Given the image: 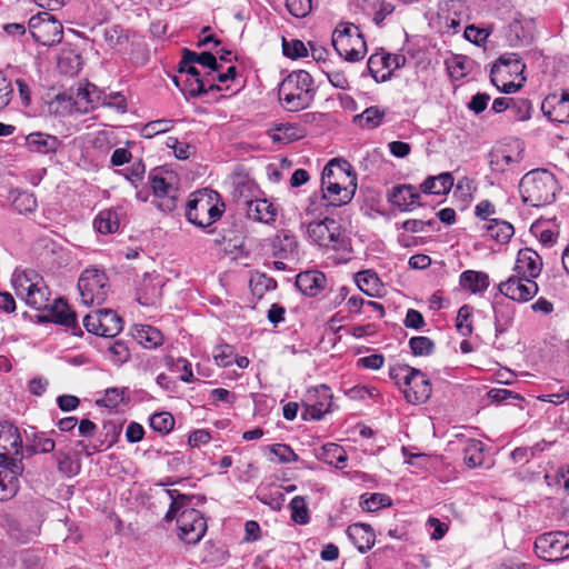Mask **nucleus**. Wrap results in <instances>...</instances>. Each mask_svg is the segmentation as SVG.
Returning a JSON list of instances; mask_svg holds the SVG:
<instances>
[{
	"instance_id": "61",
	"label": "nucleus",
	"mask_w": 569,
	"mask_h": 569,
	"mask_svg": "<svg viewBox=\"0 0 569 569\" xmlns=\"http://www.w3.org/2000/svg\"><path fill=\"white\" fill-rule=\"evenodd\" d=\"M54 441L43 433L34 435L31 443L33 452L49 453L54 450Z\"/></svg>"
},
{
	"instance_id": "57",
	"label": "nucleus",
	"mask_w": 569,
	"mask_h": 569,
	"mask_svg": "<svg viewBox=\"0 0 569 569\" xmlns=\"http://www.w3.org/2000/svg\"><path fill=\"white\" fill-rule=\"evenodd\" d=\"M172 128V121L167 119H160L148 122L141 130V134L144 138H152L159 133L167 132Z\"/></svg>"
},
{
	"instance_id": "58",
	"label": "nucleus",
	"mask_w": 569,
	"mask_h": 569,
	"mask_svg": "<svg viewBox=\"0 0 569 569\" xmlns=\"http://www.w3.org/2000/svg\"><path fill=\"white\" fill-rule=\"evenodd\" d=\"M288 11L296 18H305L311 11V0H286Z\"/></svg>"
},
{
	"instance_id": "15",
	"label": "nucleus",
	"mask_w": 569,
	"mask_h": 569,
	"mask_svg": "<svg viewBox=\"0 0 569 569\" xmlns=\"http://www.w3.org/2000/svg\"><path fill=\"white\" fill-rule=\"evenodd\" d=\"M407 59L402 54H390L385 51L370 56L367 67L376 81H386L391 72L405 66Z\"/></svg>"
},
{
	"instance_id": "5",
	"label": "nucleus",
	"mask_w": 569,
	"mask_h": 569,
	"mask_svg": "<svg viewBox=\"0 0 569 569\" xmlns=\"http://www.w3.org/2000/svg\"><path fill=\"white\" fill-rule=\"evenodd\" d=\"M224 210V203L219 200V193L202 189L193 193V198L187 204L186 217L197 227L206 228L220 219Z\"/></svg>"
},
{
	"instance_id": "7",
	"label": "nucleus",
	"mask_w": 569,
	"mask_h": 569,
	"mask_svg": "<svg viewBox=\"0 0 569 569\" xmlns=\"http://www.w3.org/2000/svg\"><path fill=\"white\" fill-rule=\"evenodd\" d=\"M307 233L309 239L319 247L338 252H350V241L335 219L325 218L310 222Z\"/></svg>"
},
{
	"instance_id": "63",
	"label": "nucleus",
	"mask_w": 569,
	"mask_h": 569,
	"mask_svg": "<svg viewBox=\"0 0 569 569\" xmlns=\"http://www.w3.org/2000/svg\"><path fill=\"white\" fill-rule=\"evenodd\" d=\"M390 499L381 493H372L369 498L363 499V509L368 511L378 510L381 507L389 506Z\"/></svg>"
},
{
	"instance_id": "14",
	"label": "nucleus",
	"mask_w": 569,
	"mask_h": 569,
	"mask_svg": "<svg viewBox=\"0 0 569 569\" xmlns=\"http://www.w3.org/2000/svg\"><path fill=\"white\" fill-rule=\"evenodd\" d=\"M499 291L513 301L527 302L538 293L539 287L535 280L513 273L499 283Z\"/></svg>"
},
{
	"instance_id": "46",
	"label": "nucleus",
	"mask_w": 569,
	"mask_h": 569,
	"mask_svg": "<svg viewBox=\"0 0 569 569\" xmlns=\"http://www.w3.org/2000/svg\"><path fill=\"white\" fill-rule=\"evenodd\" d=\"M150 427L160 433L167 435L174 427V418L169 412H157L150 417Z\"/></svg>"
},
{
	"instance_id": "50",
	"label": "nucleus",
	"mask_w": 569,
	"mask_h": 569,
	"mask_svg": "<svg viewBox=\"0 0 569 569\" xmlns=\"http://www.w3.org/2000/svg\"><path fill=\"white\" fill-rule=\"evenodd\" d=\"M36 282L26 272H16L12 277V287L18 298L24 300Z\"/></svg>"
},
{
	"instance_id": "27",
	"label": "nucleus",
	"mask_w": 569,
	"mask_h": 569,
	"mask_svg": "<svg viewBox=\"0 0 569 569\" xmlns=\"http://www.w3.org/2000/svg\"><path fill=\"white\" fill-rule=\"evenodd\" d=\"M272 254L279 259L295 258L298 251V241L296 237L288 232L281 231L276 234L271 241Z\"/></svg>"
},
{
	"instance_id": "53",
	"label": "nucleus",
	"mask_w": 569,
	"mask_h": 569,
	"mask_svg": "<svg viewBox=\"0 0 569 569\" xmlns=\"http://www.w3.org/2000/svg\"><path fill=\"white\" fill-rule=\"evenodd\" d=\"M234 357V348L228 343H220L213 349L214 362L220 367L231 366Z\"/></svg>"
},
{
	"instance_id": "10",
	"label": "nucleus",
	"mask_w": 569,
	"mask_h": 569,
	"mask_svg": "<svg viewBox=\"0 0 569 569\" xmlns=\"http://www.w3.org/2000/svg\"><path fill=\"white\" fill-rule=\"evenodd\" d=\"M28 28L33 39L42 46H56L63 38V27L49 12H40L29 19Z\"/></svg>"
},
{
	"instance_id": "3",
	"label": "nucleus",
	"mask_w": 569,
	"mask_h": 569,
	"mask_svg": "<svg viewBox=\"0 0 569 569\" xmlns=\"http://www.w3.org/2000/svg\"><path fill=\"white\" fill-rule=\"evenodd\" d=\"M278 96L282 107L290 112L308 108L315 98L312 77L305 70L292 71L280 83Z\"/></svg>"
},
{
	"instance_id": "38",
	"label": "nucleus",
	"mask_w": 569,
	"mask_h": 569,
	"mask_svg": "<svg viewBox=\"0 0 569 569\" xmlns=\"http://www.w3.org/2000/svg\"><path fill=\"white\" fill-rule=\"evenodd\" d=\"M446 66L450 77L455 80H459L470 73L473 61L467 56L453 54L446 60Z\"/></svg>"
},
{
	"instance_id": "19",
	"label": "nucleus",
	"mask_w": 569,
	"mask_h": 569,
	"mask_svg": "<svg viewBox=\"0 0 569 569\" xmlns=\"http://www.w3.org/2000/svg\"><path fill=\"white\" fill-rule=\"evenodd\" d=\"M535 21L526 17H516L508 26L506 38L511 47H525L532 42Z\"/></svg>"
},
{
	"instance_id": "28",
	"label": "nucleus",
	"mask_w": 569,
	"mask_h": 569,
	"mask_svg": "<svg viewBox=\"0 0 569 569\" xmlns=\"http://www.w3.org/2000/svg\"><path fill=\"white\" fill-rule=\"evenodd\" d=\"M123 216L121 207L106 209L99 212L93 221V226L98 232L110 234L118 231L120 221Z\"/></svg>"
},
{
	"instance_id": "62",
	"label": "nucleus",
	"mask_w": 569,
	"mask_h": 569,
	"mask_svg": "<svg viewBox=\"0 0 569 569\" xmlns=\"http://www.w3.org/2000/svg\"><path fill=\"white\" fill-rule=\"evenodd\" d=\"M403 325L406 328L420 330L426 326V321L420 311L416 309H409L406 313Z\"/></svg>"
},
{
	"instance_id": "54",
	"label": "nucleus",
	"mask_w": 569,
	"mask_h": 569,
	"mask_svg": "<svg viewBox=\"0 0 569 569\" xmlns=\"http://www.w3.org/2000/svg\"><path fill=\"white\" fill-rule=\"evenodd\" d=\"M82 66V59L79 54L68 53L59 59V68L67 74H77Z\"/></svg>"
},
{
	"instance_id": "43",
	"label": "nucleus",
	"mask_w": 569,
	"mask_h": 569,
	"mask_svg": "<svg viewBox=\"0 0 569 569\" xmlns=\"http://www.w3.org/2000/svg\"><path fill=\"white\" fill-rule=\"evenodd\" d=\"M107 356L116 366H121L129 361L131 353L127 343L122 340L110 342L107 349Z\"/></svg>"
},
{
	"instance_id": "36",
	"label": "nucleus",
	"mask_w": 569,
	"mask_h": 569,
	"mask_svg": "<svg viewBox=\"0 0 569 569\" xmlns=\"http://www.w3.org/2000/svg\"><path fill=\"white\" fill-rule=\"evenodd\" d=\"M483 449L485 446L482 441L478 439H467L462 448L465 465L469 468L480 467L485 459Z\"/></svg>"
},
{
	"instance_id": "51",
	"label": "nucleus",
	"mask_w": 569,
	"mask_h": 569,
	"mask_svg": "<svg viewBox=\"0 0 569 569\" xmlns=\"http://www.w3.org/2000/svg\"><path fill=\"white\" fill-rule=\"evenodd\" d=\"M282 52L286 57L291 59L308 56V49L306 44L299 39L287 40L286 38H282Z\"/></svg>"
},
{
	"instance_id": "11",
	"label": "nucleus",
	"mask_w": 569,
	"mask_h": 569,
	"mask_svg": "<svg viewBox=\"0 0 569 569\" xmlns=\"http://www.w3.org/2000/svg\"><path fill=\"white\" fill-rule=\"evenodd\" d=\"M535 551L547 561L569 558V533L562 531L546 532L536 538Z\"/></svg>"
},
{
	"instance_id": "16",
	"label": "nucleus",
	"mask_w": 569,
	"mask_h": 569,
	"mask_svg": "<svg viewBox=\"0 0 569 569\" xmlns=\"http://www.w3.org/2000/svg\"><path fill=\"white\" fill-rule=\"evenodd\" d=\"M22 471L21 461L0 462V501L9 500L17 495Z\"/></svg>"
},
{
	"instance_id": "32",
	"label": "nucleus",
	"mask_w": 569,
	"mask_h": 569,
	"mask_svg": "<svg viewBox=\"0 0 569 569\" xmlns=\"http://www.w3.org/2000/svg\"><path fill=\"white\" fill-rule=\"evenodd\" d=\"M453 186V177L449 172H443L435 177L427 178L420 186L425 193L446 194Z\"/></svg>"
},
{
	"instance_id": "26",
	"label": "nucleus",
	"mask_w": 569,
	"mask_h": 569,
	"mask_svg": "<svg viewBox=\"0 0 569 569\" xmlns=\"http://www.w3.org/2000/svg\"><path fill=\"white\" fill-rule=\"evenodd\" d=\"M326 283V276L317 270L300 272L296 278V287L306 296L316 297Z\"/></svg>"
},
{
	"instance_id": "18",
	"label": "nucleus",
	"mask_w": 569,
	"mask_h": 569,
	"mask_svg": "<svg viewBox=\"0 0 569 569\" xmlns=\"http://www.w3.org/2000/svg\"><path fill=\"white\" fill-rule=\"evenodd\" d=\"M402 392L409 403H423L430 398L432 392L430 380L426 373L416 369L410 377V383L405 385Z\"/></svg>"
},
{
	"instance_id": "44",
	"label": "nucleus",
	"mask_w": 569,
	"mask_h": 569,
	"mask_svg": "<svg viewBox=\"0 0 569 569\" xmlns=\"http://www.w3.org/2000/svg\"><path fill=\"white\" fill-rule=\"evenodd\" d=\"M189 62L201 64L202 67H207L212 71H218L219 66L216 57L210 52H201L197 53L184 49L183 53V64H188Z\"/></svg>"
},
{
	"instance_id": "60",
	"label": "nucleus",
	"mask_w": 569,
	"mask_h": 569,
	"mask_svg": "<svg viewBox=\"0 0 569 569\" xmlns=\"http://www.w3.org/2000/svg\"><path fill=\"white\" fill-rule=\"evenodd\" d=\"M56 459L58 463V469L62 473L67 476H73L78 471V466H76L69 456V453H66L63 451H58L56 453Z\"/></svg>"
},
{
	"instance_id": "64",
	"label": "nucleus",
	"mask_w": 569,
	"mask_h": 569,
	"mask_svg": "<svg viewBox=\"0 0 569 569\" xmlns=\"http://www.w3.org/2000/svg\"><path fill=\"white\" fill-rule=\"evenodd\" d=\"M488 36L489 34H488V32L486 30L479 29V28H477V27H475L472 24L471 26H467L465 28V32H463V37L468 41H470V42H472L475 44H478V46L483 43L487 40Z\"/></svg>"
},
{
	"instance_id": "41",
	"label": "nucleus",
	"mask_w": 569,
	"mask_h": 569,
	"mask_svg": "<svg viewBox=\"0 0 569 569\" xmlns=\"http://www.w3.org/2000/svg\"><path fill=\"white\" fill-rule=\"evenodd\" d=\"M28 306L36 310H46L49 308L48 288L40 282H36L28 296L23 300Z\"/></svg>"
},
{
	"instance_id": "8",
	"label": "nucleus",
	"mask_w": 569,
	"mask_h": 569,
	"mask_svg": "<svg viewBox=\"0 0 569 569\" xmlns=\"http://www.w3.org/2000/svg\"><path fill=\"white\" fill-rule=\"evenodd\" d=\"M78 289L86 306L102 305L110 291L109 279L103 271L88 268L79 277Z\"/></svg>"
},
{
	"instance_id": "34",
	"label": "nucleus",
	"mask_w": 569,
	"mask_h": 569,
	"mask_svg": "<svg viewBox=\"0 0 569 569\" xmlns=\"http://www.w3.org/2000/svg\"><path fill=\"white\" fill-rule=\"evenodd\" d=\"M318 458L326 463L336 467L337 469H343L347 466L348 456L343 447L337 443H327L321 448Z\"/></svg>"
},
{
	"instance_id": "42",
	"label": "nucleus",
	"mask_w": 569,
	"mask_h": 569,
	"mask_svg": "<svg viewBox=\"0 0 569 569\" xmlns=\"http://www.w3.org/2000/svg\"><path fill=\"white\" fill-rule=\"evenodd\" d=\"M273 142L289 143L301 138L299 128L292 123H280L269 131Z\"/></svg>"
},
{
	"instance_id": "30",
	"label": "nucleus",
	"mask_w": 569,
	"mask_h": 569,
	"mask_svg": "<svg viewBox=\"0 0 569 569\" xmlns=\"http://www.w3.org/2000/svg\"><path fill=\"white\" fill-rule=\"evenodd\" d=\"M133 338L147 349H154L163 343V336L160 330L149 325H137Z\"/></svg>"
},
{
	"instance_id": "12",
	"label": "nucleus",
	"mask_w": 569,
	"mask_h": 569,
	"mask_svg": "<svg viewBox=\"0 0 569 569\" xmlns=\"http://www.w3.org/2000/svg\"><path fill=\"white\" fill-rule=\"evenodd\" d=\"M83 326L88 332L97 336L112 338L122 331L123 321L116 311L100 309L83 318Z\"/></svg>"
},
{
	"instance_id": "49",
	"label": "nucleus",
	"mask_w": 569,
	"mask_h": 569,
	"mask_svg": "<svg viewBox=\"0 0 569 569\" xmlns=\"http://www.w3.org/2000/svg\"><path fill=\"white\" fill-rule=\"evenodd\" d=\"M385 111L380 110L378 107H370L367 108L361 114H358L356 119L359 120L362 127L373 129L381 123Z\"/></svg>"
},
{
	"instance_id": "52",
	"label": "nucleus",
	"mask_w": 569,
	"mask_h": 569,
	"mask_svg": "<svg viewBox=\"0 0 569 569\" xmlns=\"http://www.w3.org/2000/svg\"><path fill=\"white\" fill-rule=\"evenodd\" d=\"M409 347L415 356H429L435 350V342L425 336L412 337Z\"/></svg>"
},
{
	"instance_id": "2",
	"label": "nucleus",
	"mask_w": 569,
	"mask_h": 569,
	"mask_svg": "<svg viewBox=\"0 0 569 569\" xmlns=\"http://www.w3.org/2000/svg\"><path fill=\"white\" fill-rule=\"evenodd\" d=\"M357 190V174L351 164L341 159H331L321 174V199L327 206L340 207L349 203Z\"/></svg>"
},
{
	"instance_id": "25",
	"label": "nucleus",
	"mask_w": 569,
	"mask_h": 569,
	"mask_svg": "<svg viewBox=\"0 0 569 569\" xmlns=\"http://www.w3.org/2000/svg\"><path fill=\"white\" fill-rule=\"evenodd\" d=\"M347 536L361 553L370 550L376 541L373 529L366 523L350 525L347 529Z\"/></svg>"
},
{
	"instance_id": "9",
	"label": "nucleus",
	"mask_w": 569,
	"mask_h": 569,
	"mask_svg": "<svg viewBox=\"0 0 569 569\" xmlns=\"http://www.w3.org/2000/svg\"><path fill=\"white\" fill-rule=\"evenodd\" d=\"M153 192L152 203L163 212H171L177 208L179 188L177 178L172 172L164 174L153 171L149 176Z\"/></svg>"
},
{
	"instance_id": "17",
	"label": "nucleus",
	"mask_w": 569,
	"mask_h": 569,
	"mask_svg": "<svg viewBox=\"0 0 569 569\" xmlns=\"http://www.w3.org/2000/svg\"><path fill=\"white\" fill-rule=\"evenodd\" d=\"M541 111L550 121L569 123V92L548 94L541 103Z\"/></svg>"
},
{
	"instance_id": "56",
	"label": "nucleus",
	"mask_w": 569,
	"mask_h": 569,
	"mask_svg": "<svg viewBox=\"0 0 569 569\" xmlns=\"http://www.w3.org/2000/svg\"><path fill=\"white\" fill-rule=\"evenodd\" d=\"M416 368H412L408 365H397L391 367L389 370V377L396 382V385H409L410 377L412 376Z\"/></svg>"
},
{
	"instance_id": "35",
	"label": "nucleus",
	"mask_w": 569,
	"mask_h": 569,
	"mask_svg": "<svg viewBox=\"0 0 569 569\" xmlns=\"http://www.w3.org/2000/svg\"><path fill=\"white\" fill-rule=\"evenodd\" d=\"M173 82L186 97L194 98L207 93V82L206 80H201V78L174 76Z\"/></svg>"
},
{
	"instance_id": "4",
	"label": "nucleus",
	"mask_w": 569,
	"mask_h": 569,
	"mask_svg": "<svg viewBox=\"0 0 569 569\" xmlns=\"http://www.w3.org/2000/svg\"><path fill=\"white\" fill-rule=\"evenodd\" d=\"M557 190L555 176L545 169H536L526 173L519 183L522 201L531 207L551 203L556 198Z\"/></svg>"
},
{
	"instance_id": "40",
	"label": "nucleus",
	"mask_w": 569,
	"mask_h": 569,
	"mask_svg": "<svg viewBox=\"0 0 569 569\" xmlns=\"http://www.w3.org/2000/svg\"><path fill=\"white\" fill-rule=\"evenodd\" d=\"M488 234L497 242L507 243L515 233L513 226L507 221L491 219L487 226Z\"/></svg>"
},
{
	"instance_id": "31",
	"label": "nucleus",
	"mask_w": 569,
	"mask_h": 569,
	"mask_svg": "<svg viewBox=\"0 0 569 569\" xmlns=\"http://www.w3.org/2000/svg\"><path fill=\"white\" fill-rule=\"evenodd\" d=\"M460 286L471 293H480L490 284L489 276L482 271L466 270L460 274Z\"/></svg>"
},
{
	"instance_id": "29",
	"label": "nucleus",
	"mask_w": 569,
	"mask_h": 569,
	"mask_svg": "<svg viewBox=\"0 0 569 569\" xmlns=\"http://www.w3.org/2000/svg\"><path fill=\"white\" fill-rule=\"evenodd\" d=\"M26 146L30 151L48 154L58 150L60 141L56 136L43 132H32L26 137Z\"/></svg>"
},
{
	"instance_id": "23",
	"label": "nucleus",
	"mask_w": 569,
	"mask_h": 569,
	"mask_svg": "<svg viewBox=\"0 0 569 569\" xmlns=\"http://www.w3.org/2000/svg\"><path fill=\"white\" fill-rule=\"evenodd\" d=\"M246 212L249 219L271 223L276 221L278 209L267 199H254L244 202Z\"/></svg>"
},
{
	"instance_id": "45",
	"label": "nucleus",
	"mask_w": 569,
	"mask_h": 569,
	"mask_svg": "<svg viewBox=\"0 0 569 569\" xmlns=\"http://www.w3.org/2000/svg\"><path fill=\"white\" fill-rule=\"evenodd\" d=\"M472 307L465 305L458 310L456 328L462 337H469L472 333Z\"/></svg>"
},
{
	"instance_id": "37",
	"label": "nucleus",
	"mask_w": 569,
	"mask_h": 569,
	"mask_svg": "<svg viewBox=\"0 0 569 569\" xmlns=\"http://www.w3.org/2000/svg\"><path fill=\"white\" fill-rule=\"evenodd\" d=\"M356 282L358 288L369 297H377L380 295L382 283L377 273L371 270L360 271L356 274Z\"/></svg>"
},
{
	"instance_id": "24",
	"label": "nucleus",
	"mask_w": 569,
	"mask_h": 569,
	"mask_svg": "<svg viewBox=\"0 0 569 569\" xmlns=\"http://www.w3.org/2000/svg\"><path fill=\"white\" fill-rule=\"evenodd\" d=\"M522 160V151H509L507 148H496L490 152V167L492 171L506 172L516 168Z\"/></svg>"
},
{
	"instance_id": "48",
	"label": "nucleus",
	"mask_w": 569,
	"mask_h": 569,
	"mask_svg": "<svg viewBox=\"0 0 569 569\" xmlns=\"http://www.w3.org/2000/svg\"><path fill=\"white\" fill-rule=\"evenodd\" d=\"M367 8L371 10L376 24H380L395 10V6L388 0H373Z\"/></svg>"
},
{
	"instance_id": "13",
	"label": "nucleus",
	"mask_w": 569,
	"mask_h": 569,
	"mask_svg": "<svg viewBox=\"0 0 569 569\" xmlns=\"http://www.w3.org/2000/svg\"><path fill=\"white\" fill-rule=\"evenodd\" d=\"M332 405V393L326 385L311 388L307 391L305 400V410L302 418L305 420H320L330 411Z\"/></svg>"
},
{
	"instance_id": "6",
	"label": "nucleus",
	"mask_w": 569,
	"mask_h": 569,
	"mask_svg": "<svg viewBox=\"0 0 569 569\" xmlns=\"http://www.w3.org/2000/svg\"><path fill=\"white\" fill-rule=\"evenodd\" d=\"M332 46L339 57L349 62L363 59L367 43L359 27L351 22H340L332 33Z\"/></svg>"
},
{
	"instance_id": "21",
	"label": "nucleus",
	"mask_w": 569,
	"mask_h": 569,
	"mask_svg": "<svg viewBox=\"0 0 569 569\" xmlns=\"http://www.w3.org/2000/svg\"><path fill=\"white\" fill-rule=\"evenodd\" d=\"M542 262L540 256L530 248L520 249L513 273L535 280L541 272Z\"/></svg>"
},
{
	"instance_id": "59",
	"label": "nucleus",
	"mask_w": 569,
	"mask_h": 569,
	"mask_svg": "<svg viewBox=\"0 0 569 569\" xmlns=\"http://www.w3.org/2000/svg\"><path fill=\"white\" fill-rule=\"evenodd\" d=\"M13 206L20 213L32 212L37 208V199L32 193L22 192L13 200Z\"/></svg>"
},
{
	"instance_id": "22",
	"label": "nucleus",
	"mask_w": 569,
	"mask_h": 569,
	"mask_svg": "<svg viewBox=\"0 0 569 569\" xmlns=\"http://www.w3.org/2000/svg\"><path fill=\"white\" fill-rule=\"evenodd\" d=\"M420 194L411 184H399L391 189L388 200L401 211L408 212L418 208Z\"/></svg>"
},
{
	"instance_id": "20",
	"label": "nucleus",
	"mask_w": 569,
	"mask_h": 569,
	"mask_svg": "<svg viewBox=\"0 0 569 569\" xmlns=\"http://www.w3.org/2000/svg\"><path fill=\"white\" fill-rule=\"evenodd\" d=\"M22 440L18 429L10 423H0V462L21 461L12 457L19 455Z\"/></svg>"
},
{
	"instance_id": "55",
	"label": "nucleus",
	"mask_w": 569,
	"mask_h": 569,
	"mask_svg": "<svg viewBox=\"0 0 569 569\" xmlns=\"http://www.w3.org/2000/svg\"><path fill=\"white\" fill-rule=\"evenodd\" d=\"M270 452L274 455L280 463H290L298 461V455L292 448L284 443H276L269 448Z\"/></svg>"
},
{
	"instance_id": "33",
	"label": "nucleus",
	"mask_w": 569,
	"mask_h": 569,
	"mask_svg": "<svg viewBox=\"0 0 569 569\" xmlns=\"http://www.w3.org/2000/svg\"><path fill=\"white\" fill-rule=\"evenodd\" d=\"M52 321L67 328L77 329L76 312L70 309L63 299L54 300L51 307Z\"/></svg>"
},
{
	"instance_id": "1",
	"label": "nucleus",
	"mask_w": 569,
	"mask_h": 569,
	"mask_svg": "<svg viewBox=\"0 0 569 569\" xmlns=\"http://www.w3.org/2000/svg\"><path fill=\"white\" fill-rule=\"evenodd\" d=\"M171 499L166 521L177 520L178 537L187 545L198 543L207 532V521L202 513L193 508L197 496L183 495L176 489L167 490Z\"/></svg>"
},
{
	"instance_id": "47",
	"label": "nucleus",
	"mask_w": 569,
	"mask_h": 569,
	"mask_svg": "<svg viewBox=\"0 0 569 569\" xmlns=\"http://www.w3.org/2000/svg\"><path fill=\"white\" fill-rule=\"evenodd\" d=\"M291 510V519L299 525H305L309 521V512L303 497L296 496L289 503Z\"/></svg>"
},
{
	"instance_id": "39",
	"label": "nucleus",
	"mask_w": 569,
	"mask_h": 569,
	"mask_svg": "<svg viewBox=\"0 0 569 569\" xmlns=\"http://www.w3.org/2000/svg\"><path fill=\"white\" fill-rule=\"evenodd\" d=\"M525 64L521 63L517 53H505L500 56L497 63L491 69V76L498 73H517L522 71Z\"/></svg>"
}]
</instances>
